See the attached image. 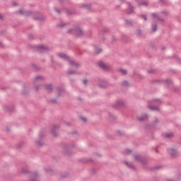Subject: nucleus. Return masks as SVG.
<instances>
[{
  "label": "nucleus",
  "mask_w": 181,
  "mask_h": 181,
  "mask_svg": "<svg viewBox=\"0 0 181 181\" xmlns=\"http://www.w3.org/2000/svg\"><path fill=\"white\" fill-rule=\"evenodd\" d=\"M58 56L60 59H64V60H67L68 62H69V63L72 65V66H78V64H77V62H75L74 61H73L72 59H71L70 57H69L67 55H66L65 54L63 53H60L58 54Z\"/></svg>",
  "instance_id": "f257e3e1"
},
{
  "label": "nucleus",
  "mask_w": 181,
  "mask_h": 181,
  "mask_svg": "<svg viewBox=\"0 0 181 181\" xmlns=\"http://www.w3.org/2000/svg\"><path fill=\"white\" fill-rule=\"evenodd\" d=\"M68 32L69 33H73L74 32V33H76V35H77L78 36H81L83 35V30H81V29H78L75 31L73 30H68Z\"/></svg>",
  "instance_id": "f03ea898"
},
{
  "label": "nucleus",
  "mask_w": 181,
  "mask_h": 181,
  "mask_svg": "<svg viewBox=\"0 0 181 181\" xmlns=\"http://www.w3.org/2000/svg\"><path fill=\"white\" fill-rule=\"evenodd\" d=\"M98 66L99 67H101V69H104L105 70H108V69H110V66L107 65L104 62H99Z\"/></svg>",
  "instance_id": "7ed1b4c3"
},
{
  "label": "nucleus",
  "mask_w": 181,
  "mask_h": 181,
  "mask_svg": "<svg viewBox=\"0 0 181 181\" xmlns=\"http://www.w3.org/2000/svg\"><path fill=\"white\" fill-rule=\"evenodd\" d=\"M168 153L172 155V156H175V155H176V150H175L173 148H170V149H168Z\"/></svg>",
  "instance_id": "20e7f679"
},
{
  "label": "nucleus",
  "mask_w": 181,
  "mask_h": 181,
  "mask_svg": "<svg viewBox=\"0 0 181 181\" xmlns=\"http://www.w3.org/2000/svg\"><path fill=\"white\" fill-rule=\"evenodd\" d=\"M172 133H165V134H164V136L165 137V138H170V136H172Z\"/></svg>",
  "instance_id": "39448f33"
},
{
  "label": "nucleus",
  "mask_w": 181,
  "mask_h": 181,
  "mask_svg": "<svg viewBox=\"0 0 181 181\" xmlns=\"http://www.w3.org/2000/svg\"><path fill=\"white\" fill-rule=\"evenodd\" d=\"M119 71L122 74H127V71H125V69H119Z\"/></svg>",
  "instance_id": "423d86ee"
},
{
  "label": "nucleus",
  "mask_w": 181,
  "mask_h": 181,
  "mask_svg": "<svg viewBox=\"0 0 181 181\" xmlns=\"http://www.w3.org/2000/svg\"><path fill=\"white\" fill-rule=\"evenodd\" d=\"M46 88H47V90H52V85H47L46 86Z\"/></svg>",
  "instance_id": "0eeeda50"
},
{
  "label": "nucleus",
  "mask_w": 181,
  "mask_h": 181,
  "mask_svg": "<svg viewBox=\"0 0 181 181\" xmlns=\"http://www.w3.org/2000/svg\"><path fill=\"white\" fill-rule=\"evenodd\" d=\"M152 30H153V32H156V25H153L152 26Z\"/></svg>",
  "instance_id": "6e6552de"
},
{
  "label": "nucleus",
  "mask_w": 181,
  "mask_h": 181,
  "mask_svg": "<svg viewBox=\"0 0 181 181\" xmlns=\"http://www.w3.org/2000/svg\"><path fill=\"white\" fill-rule=\"evenodd\" d=\"M95 52H96V53H100V52H101V49L96 48Z\"/></svg>",
  "instance_id": "1a4fd4ad"
},
{
  "label": "nucleus",
  "mask_w": 181,
  "mask_h": 181,
  "mask_svg": "<svg viewBox=\"0 0 181 181\" xmlns=\"http://www.w3.org/2000/svg\"><path fill=\"white\" fill-rule=\"evenodd\" d=\"M81 119L82 121H84V122L87 121V118H86V117H81Z\"/></svg>",
  "instance_id": "9d476101"
},
{
  "label": "nucleus",
  "mask_w": 181,
  "mask_h": 181,
  "mask_svg": "<svg viewBox=\"0 0 181 181\" xmlns=\"http://www.w3.org/2000/svg\"><path fill=\"white\" fill-rule=\"evenodd\" d=\"M125 153H131V150L129 149H127V150H125Z\"/></svg>",
  "instance_id": "9b49d317"
},
{
  "label": "nucleus",
  "mask_w": 181,
  "mask_h": 181,
  "mask_svg": "<svg viewBox=\"0 0 181 181\" xmlns=\"http://www.w3.org/2000/svg\"><path fill=\"white\" fill-rule=\"evenodd\" d=\"M126 165H127V166H129V168H132V164L129 163H126Z\"/></svg>",
  "instance_id": "f8f14e48"
},
{
  "label": "nucleus",
  "mask_w": 181,
  "mask_h": 181,
  "mask_svg": "<svg viewBox=\"0 0 181 181\" xmlns=\"http://www.w3.org/2000/svg\"><path fill=\"white\" fill-rule=\"evenodd\" d=\"M145 118H146V117H139V121H142V120L145 119Z\"/></svg>",
  "instance_id": "ddd939ff"
},
{
  "label": "nucleus",
  "mask_w": 181,
  "mask_h": 181,
  "mask_svg": "<svg viewBox=\"0 0 181 181\" xmlns=\"http://www.w3.org/2000/svg\"><path fill=\"white\" fill-rule=\"evenodd\" d=\"M123 86H128V82L124 81L123 82Z\"/></svg>",
  "instance_id": "4468645a"
},
{
  "label": "nucleus",
  "mask_w": 181,
  "mask_h": 181,
  "mask_svg": "<svg viewBox=\"0 0 181 181\" xmlns=\"http://www.w3.org/2000/svg\"><path fill=\"white\" fill-rule=\"evenodd\" d=\"M18 12H19V13H20L21 15H23V10H20Z\"/></svg>",
  "instance_id": "2eb2a0df"
},
{
  "label": "nucleus",
  "mask_w": 181,
  "mask_h": 181,
  "mask_svg": "<svg viewBox=\"0 0 181 181\" xmlns=\"http://www.w3.org/2000/svg\"><path fill=\"white\" fill-rule=\"evenodd\" d=\"M103 86L100 85V87H103V88L105 87V82H103Z\"/></svg>",
  "instance_id": "dca6fc26"
},
{
  "label": "nucleus",
  "mask_w": 181,
  "mask_h": 181,
  "mask_svg": "<svg viewBox=\"0 0 181 181\" xmlns=\"http://www.w3.org/2000/svg\"><path fill=\"white\" fill-rule=\"evenodd\" d=\"M149 108H150V110H158L157 107H149Z\"/></svg>",
  "instance_id": "f3484780"
},
{
  "label": "nucleus",
  "mask_w": 181,
  "mask_h": 181,
  "mask_svg": "<svg viewBox=\"0 0 181 181\" xmlns=\"http://www.w3.org/2000/svg\"><path fill=\"white\" fill-rule=\"evenodd\" d=\"M83 84H87V80H86V79L83 80Z\"/></svg>",
  "instance_id": "a211bd4d"
},
{
  "label": "nucleus",
  "mask_w": 181,
  "mask_h": 181,
  "mask_svg": "<svg viewBox=\"0 0 181 181\" xmlns=\"http://www.w3.org/2000/svg\"><path fill=\"white\" fill-rule=\"evenodd\" d=\"M152 17H153V18H156V14L153 13V14H152Z\"/></svg>",
  "instance_id": "6ab92c4d"
},
{
  "label": "nucleus",
  "mask_w": 181,
  "mask_h": 181,
  "mask_svg": "<svg viewBox=\"0 0 181 181\" xmlns=\"http://www.w3.org/2000/svg\"><path fill=\"white\" fill-rule=\"evenodd\" d=\"M42 49H45V50H47V48L45 47L44 46L41 47Z\"/></svg>",
  "instance_id": "aec40b11"
},
{
  "label": "nucleus",
  "mask_w": 181,
  "mask_h": 181,
  "mask_svg": "<svg viewBox=\"0 0 181 181\" xmlns=\"http://www.w3.org/2000/svg\"><path fill=\"white\" fill-rule=\"evenodd\" d=\"M138 158H139V156H136L135 159L138 160Z\"/></svg>",
  "instance_id": "412c9836"
},
{
  "label": "nucleus",
  "mask_w": 181,
  "mask_h": 181,
  "mask_svg": "<svg viewBox=\"0 0 181 181\" xmlns=\"http://www.w3.org/2000/svg\"><path fill=\"white\" fill-rule=\"evenodd\" d=\"M69 74H74V72H71V71H69Z\"/></svg>",
  "instance_id": "4be33fe9"
},
{
  "label": "nucleus",
  "mask_w": 181,
  "mask_h": 181,
  "mask_svg": "<svg viewBox=\"0 0 181 181\" xmlns=\"http://www.w3.org/2000/svg\"><path fill=\"white\" fill-rule=\"evenodd\" d=\"M129 9H134V8L132 6H130Z\"/></svg>",
  "instance_id": "5701e85b"
},
{
  "label": "nucleus",
  "mask_w": 181,
  "mask_h": 181,
  "mask_svg": "<svg viewBox=\"0 0 181 181\" xmlns=\"http://www.w3.org/2000/svg\"><path fill=\"white\" fill-rule=\"evenodd\" d=\"M144 19L145 21H146V17L144 16Z\"/></svg>",
  "instance_id": "b1692460"
},
{
  "label": "nucleus",
  "mask_w": 181,
  "mask_h": 181,
  "mask_svg": "<svg viewBox=\"0 0 181 181\" xmlns=\"http://www.w3.org/2000/svg\"><path fill=\"white\" fill-rule=\"evenodd\" d=\"M129 13H132V11H129Z\"/></svg>",
  "instance_id": "393cba45"
},
{
  "label": "nucleus",
  "mask_w": 181,
  "mask_h": 181,
  "mask_svg": "<svg viewBox=\"0 0 181 181\" xmlns=\"http://www.w3.org/2000/svg\"><path fill=\"white\" fill-rule=\"evenodd\" d=\"M0 18H2V16L0 15Z\"/></svg>",
  "instance_id": "a878e982"
}]
</instances>
